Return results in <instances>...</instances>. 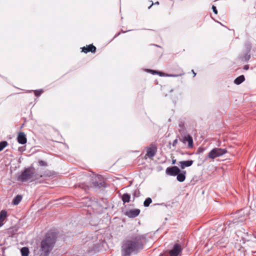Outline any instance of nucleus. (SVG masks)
I'll return each mask as SVG.
<instances>
[{"label": "nucleus", "mask_w": 256, "mask_h": 256, "mask_svg": "<svg viewBox=\"0 0 256 256\" xmlns=\"http://www.w3.org/2000/svg\"><path fill=\"white\" fill-rule=\"evenodd\" d=\"M144 236L138 233L128 237L122 242L121 256H130L137 254L143 248Z\"/></svg>", "instance_id": "f257e3e1"}, {"label": "nucleus", "mask_w": 256, "mask_h": 256, "mask_svg": "<svg viewBox=\"0 0 256 256\" xmlns=\"http://www.w3.org/2000/svg\"><path fill=\"white\" fill-rule=\"evenodd\" d=\"M57 234L49 232L42 240L40 250V256H48L56 242Z\"/></svg>", "instance_id": "f03ea898"}, {"label": "nucleus", "mask_w": 256, "mask_h": 256, "mask_svg": "<svg viewBox=\"0 0 256 256\" xmlns=\"http://www.w3.org/2000/svg\"><path fill=\"white\" fill-rule=\"evenodd\" d=\"M39 178V174L34 172V168L30 167L26 168L18 178V180L22 182H34Z\"/></svg>", "instance_id": "7ed1b4c3"}, {"label": "nucleus", "mask_w": 256, "mask_h": 256, "mask_svg": "<svg viewBox=\"0 0 256 256\" xmlns=\"http://www.w3.org/2000/svg\"><path fill=\"white\" fill-rule=\"evenodd\" d=\"M182 251L181 246L178 244H174L173 248L168 252L161 254L160 256H178Z\"/></svg>", "instance_id": "20e7f679"}, {"label": "nucleus", "mask_w": 256, "mask_h": 256, "mask_svg": "<svg viewBox=\"0 0 256 256\" xmlns=\"http://www.w3.org/2000/svg\"><path fill=\"white\" fill-rule=\"evenodd\" d=\"M226 152V150L224 148H214L208 153V158L210 159H214L217 157L222 156Z\"/></svg>", "instance_id": "39448f33"}, {"label": "nucleus", "mask_w": 256, "mask_h": 256, "mask_svg": "<svg viewBox=\"0 0 256 256\" xmlns=\"http://www.w3.org/2000/svg\"><path fill=\"white\" fill-rule=\"evenodd\" d=\"M180 172V168L176 166H174L172 167H168L166 169V172L168 175L171 176H176Z\"/></svg>", "instance_id": "423d86ee"}, {"label": "nucleus", "mask_w": 256, "mask_h": 256, "mask_svg": "<svg viewBox=\"0 0 256 256\" xmlns=\"http://www.w3.org/2000/svg\"><path fill=\"white\" fill-rule=\"evenodd\" d=\"M157 148L155 145L151 144L149 147L147 148L146 154V156L148 158H152L154 156L156 152Z\"/></svg>", "instance_id": "0eeeda50"}, {"label": "nucleus", "mask_w": 256, "mask_h": 256, "mask_svg": "<svg viewBox=\"0 0 256 256\" xmlns=\"http://www.w3.org/2000/svg\"><path fill=\"white\" fill-rule=\"evenodd\" d=\"M140 212L139 209L130 210L126 212V215L130 218H134L137 216Z\"/></svg>", "instance_id": "6e6552de"}, {"label": "nucleus", "mask_w": 256, "mask_h": 256, "mask_svg": "<svg viewBox=\"0 0 256 256\" xmlns=\"http://www.w3.org/2000/svg\"><path fill=\"white\" fill-rule=\"evenodd\" d=\"M182 141L184 144L188 142V148H191L193 146V140L192 137L189 134L183 136Z\"/></svg>", "instance_id": "1a4fd4ad"}, {"label": "nucleus", "mask_w": 256, "mask_h": 256, "mask_svg": "<svg viewBox=\"0 0 256 256\" xmlns=\"http://www.w3.org/2000/svg\"><path fill=\"white\" fill-rule=\"evenodd\" d=\"M17 140L19 144H25L27 142L26 135L24 132H20L18 134Z\"/></svg>", "instance_id": "9d476101"}, {"label": "nucleus", "mask_w": 256, "mask_h": 256, "mask_svg": "<svg viewBox=\"0 0 256 256\" xmlns=\"http://www.w3.org/2000/svg\"><path fill=\"white\" fill-rule=\"evenodd\" d=\"M180 73L179 74H165L164 73L162 72H156L154 70H151L150 71L153 73H156V74H160V76H169V77H178V76H182V75H184V73L183 72V70L180 69Z\"/></svg>", "instance_id": "9b49d317"}, {"label": "nucleus", "mask_w": 256, "mask_h": 256, "mask_svg": "<svg viewBox=\"0 0 256 256\" xmlns=\"http://www.w3.org/2000/svg\"><path fill=\"white\" fill-rule=\"evenodd\" d=\"M193 163L194 161L192 160L180 161L179 162L180 166L182 169H184L186 167H189L191 166Z\"/></svg>", "instance_id": "f8f14e48"}, {"label": "nucleus", "mask_w": 256, "mask_h": 256, "mask_svg": "<svg viewBox=\"0 0 256 256\" xmlns=\"http://www.w3.org/2000/svg\"><path fill=\"white\" fill-rule=\"evenodd\" d=\"M82 48V52L85 53H87L88 52H95L96 51V48L92 44H90L88 46V47H83Z\"/></svg>", "instance_id": "ddd939ff"}, {"label": "nucleus", "mask_w": 256, "mask_h": 256, "mask_svg": "<svg viewBox=\"0 0 256 256\" xmlns=\"http://www.w3.org/2000/svg\"><path fill=\"white\" fill-rule=\"evenodd\" d=\"M246 49L248 51L247 53L244 54V56L242 58V60L245 61H248L250 58V56L249 54L250 49H251V44H248L246 46Z\"/></svg>", "instance_id": "4468645a"}, {"label": "nucleus", "mask_w": 256, "mask_h": 256, "mask_svg": "<svg viewBox=\"0 0 256 256\" xmlns=\"http://www.w3.org/2000/svg\"><path fill=\"white\" fill-rule=\"evenodd\" d=\"M186 171H182V172H180L176 174V179L180 182H183L186 179Z\"/></svg>", "instance_id": "2eb2a0df"}, {"label": "nucleus", "mask_w": 256, "mask_h": 256, "mask_svg": "<svg viewBox=\"0 0 256 256\" xmlns=\"http://www.w3.org/2000/svg\"><path fill=\"white\" fill-rule=\"evenodd\" d=\"M54 172L50 170H46L42 174H39V178L42 176L44 177H50L54 175Z\"/></svg>", "instance_id": "dca6fc26"}, {"label": "nucleus", "mask_w": 256, "mask_h": 256, "mask_svg": "<svg viewBox=\"0 0 256 256\" xmlns=\"http://www.w3.org/2000/svg\"><path fill=\"white\" fill-rule=\"evenodd\" d=\"M245 80L244 76L241 75L236 78L234 80V83L236 84H242Z\"/></svg>", "instance_id": "f3484780"}, {"label": "nucleus", "mask_w": 256, "mask_h": 256, "mask_svg": "<svg viewBox=\"0 0 256 256\" xmlns=\"http://www.w3.org/2000/svg\"><path fill=\"white\" fill-rule=\"evenodd\" d=\"M130 194L127 193L124 194L122 197V199L124 203L128 202L130 201Z\"/></svg>", "instance_id": "a211bd4d"}, {"label": "nucleus", "mask_w": 256, "mask_h": 256, "mask_svg": "<svg viewBox=\"0 0 256 256\" xmlns=\"http://www.w3.org/2000/svg\"><path fill=\"white\" fill-rule=\"evenodd\" d=\"M22 196L20 195H17L14 197L12 200V204L14 205H18L22 200Z\"/></svg>", "instance_id": "6ab92c4d"}, {"label": "nucleus", "mask_w": 256, "mask_h": 256, "mask_svg": "<svg viewBox=\"0 0 256 256\" xmlns=\"http://www.w3.org/2000/svg\"><path fill=\"white\" fill-rule=\"evenodd\" d=\"M22 256H28L29 250L26 247H23L20 250Z\"/></svg>", "instance_id": "aec40b11"}, {"label": "nucleus", "mask_w": 256, "mask_h": 256, "mask_svg": "<svg viewBox=\"0 0 256 256\" xmlns=\"http://www.w3.org/2000/svg\"><path fill=\"white\" fill-rule=\"evenodd\" d=\"M6 216V212L5 210H2L0 212V222H3Z\"/></svg>", "instance_id": "412c9836"}, {"label": "nucleus", "mask_w": 256, "mask_h": 256, "mask_svg": "<svg viewBox=\"0 0 256 256\" xmlns=\"http://www.w3.org/2000/svg\"><path fill=\"white\" fill-rule=\"evenodd\" d=\"M152 202V200L150 198H146L144 202V206L145 207H148Z\"/></svg>", "instance_id": "4be33fe9"}, {"label": "nucleus", "mask_w": 256, "mask_h": 256, "mask_svg": "<svg viewBox=\"0 0 256 256\" xmlns=\"http://www.w3.org/2000/svg\"><path fill=\"white\" fill-rule=\"evenodd\" d=\"M7 145L8 142L6 141H2L0 142V152Z\"/></svg>", "instance_id": "5701e85b"}, {"label": "nucleus", "mask_w": 256, "mask_h": 256, "mask_svg": "<svg viewBox=\"0 0 256 256\" xmlns=\"http://www.w3.org/2000/svg\"><path fill=\"white\" fill-rule=\"evenodd\" d=\"M179 126L180 128L179 130L181 134H185L186 130L184 128V124H179Z\"/></svg>", "instance_id": "b1692460"}, {"label": "nucleus", "mask_w": 256, "mask_h": 256, "mask_svg": "<svg viewBox=\"0 0 256 256\" xmlns=\"http://www.w3.org/2000/svg\"><path fill=\"white\" fill-rule=\"evenodd\" d=\"M38 165L40 166H47V164L46 162H45L44 161H43L42 160H40L38 162Z\"/></svg>", "instance_id": "393cba45"}, {"label": "nucleus", "mask_w": 256, "mask_h": 256, "mask_svg": "<svg viewBox=\"0 0 256 256\" xmlns=\"http://www.w3.org/2000/svg\"><path fill=\"white\" fill-rule=\"evenodd\" d=\"M212 9L213 12L214 14H218V10H217L216 8V7L215 6H212Z\"/></svg>", "instance_id": "a878e982"}, {"label": "nucleus", "mask_w": 256, "mask_h": 256, "mask_svg": "<svg viewBox=\"0 0 256 256\" xmlns=\"http://www.w3.org/2000/svg\"><path fill=\"white\" fill-rule=\"evenodd\" d=\"M177 143H178V140L177 139L174 140L172 143L173 146H176V144H177Z\"/></svg>", "instance_id": "bb28decb"}, {"label": "nucleus", "mask_w": 256, "mask_h": 256, "mask_svg": "<svg viewBox=\"0 0 256 256\" xmlns=\"http://www.w3.org/2000/svg\"><path fill=\"white\" fill-rule=\"evenodd\" d=\"M34 94H35V95H36V96H40V94H41V93H40V92H39V93H38V91L36 90V91H35Z\"/></svg>", "instance_id": "cd10ccee"}, {"label": "nucleus", "mask_w": 256, "mask_h": 256, "mask_svg": "<svg viewBox=\"0 0 256 256\" xmlns=\"http://www.w3.org/2000/svg\"><path fill=\"white\" fill-rule=\"evenodd\" d=\"M248 65H246L244 66V69L247 70H248Z\"/></svg>", "instance_id": "c85d7f7f"}, {"label": "nucleus", "mask_w": 256, "mask_h": 256, "mask_svg": "<svg viewBox=\"0 0 256 256\" xmlns=\"http://www.w3.org/2000/svg\"><path fill=\"white\" fill-rule=\"evenodd\" d=\"M176 162V160H172V164H175Z\"/></svg>", "instance_id": "c756f323"}, {"label": "nucleus", "mask_w": 256, "mask_h": 256, "mask_svg": "<svg viewBox=\"0 0 256 256\" xmlns=\"http://www.w3.org/2000/svg\"><path fill=\"white\" fill-rule=\"evenodd\" d=\"M192 72H193V74H194V76H195L196 75V74L194 72V70H192Z\"/></svg>", "instance_id": "7c9ffc66"}, {"label": "nucleus", "mask_w": 256, "mask_h": 256, "mask_svg": "<svg viewBox=\"0 0 256 256\" xmlns=\"http://www.w3.org/2000/svg\"><path fill=\"white\" fill-rule=\"evenodd\" d=\"M155 4H159V2H156L154 3Z\"/></svg>", "instance_id": "2f4dec72"}, {"label": "nucleus", "mask_w": 256, "mask_h": 256, "mask_svg": "<svg viewBox=\"0 0 256 256\" xmlns=\"http://www.w3.org/2000/svg\"><path fill=\"white\" fill-rule=\"evenodd\" d=\"M153 4H154V3L152 2V4L148 7V8L150 9Z\"/></svg>", "instance_id": "473e14b6"}, {"label": "nucleus", "mask_w": 256, "mask_h": 256, "mask_svg": "<svg viewBox=\"0 0 256 256\" xmlns=\"http://www.w3.org/2000/svg\"><path fill=\"white\" fill-rule=\"evenodd\" d=\"M100 186H98L100 188L102 186V183H101V182H100Z\"/></svg>", "instance_id": "72a5a7b5"}, {"label": "nucleus", "mask_w": 256, "mask_h": 256, "mask_svg": "<svg viewBox=\"0 0 256 256\" xmlns=\"http://www.w3.org/2000/svg\"><path fill=\"white\" fill-rule=\"evenodd\" d=\"M2 224H2L0 223V226H2Z\"/></svg>", "instance_id": "f704fd0d"}]
</instances>
